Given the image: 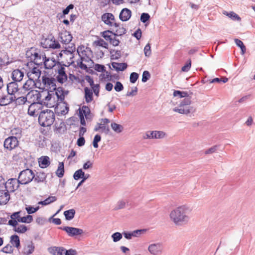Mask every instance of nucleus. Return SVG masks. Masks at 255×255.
I'll return each instance as SVG.
<instances>
[{
  "label": "nucleus",
  "mask_w": 255,
  "mask_h": 255,
  "mask_svg": "<svg viewBox=\"0 0 255 255\" xmlns=\"http://www.w3.org/2000/svg\"><path fill=\"white\" fill-rule=\"evenodd\" d=\"M94 43L96 46H101L105 48H108V44L103 39H100L98 40L95 41Z\"/></svg>",
  "instance_id": "51"
},
{
  "label": "nucleus",
  "mask_w": 255,
  "mask_h": 255,
  "mask_svg": "<svg viewBox=\"0 0 255 255\" xmlns=\"http://www.w3.org/2000/svg\"><path fill=\"white\" fill-rule=\"evenodd\" d=\"M39 88L45 90L48 92H53L56 89V80L53 77L43 76L40 80Z\"/></svg>",
  "instance_id": "5"
},
{
  "label": "nucleus",
  "mask_w": 255,
  "mask_h": 255,
  "mask_svg": "<svg viewBox=\"0 0 255 255\" xmlns=\"http://www.w3.org/2000/svg\"><path fill=\"white\" fill-rule=\"evenodd\" d=\"M19 141L16 137L9 136L5 139L3 146L5 148L10 151L18 146Z\"/></svg>",
  "instance_id": "11"
},
{
  "label": "nucleus",
  "mask_w": 255,
  "mask_h": 255,
  "mask_svg": "<svg viewBox=\"0 0 255 255\" xmlns=\"http://www.w3.org/2000/svg\"><path fill=\"white\" fill-rule=\"evenodd\" d=\"M64 173V163L63 162H59L58 169L56 171V175L59 177L61 178L63 176Z\"/></svg>",
  "instance_id": "42"
},
{
  "label": "nucleus",
  "mask_w": 255,
  "mask_h": 255,
  "mask_svg": "<svg viewBox=\"0 0 255 255\" xmlns=\"http://www.w3.org/2000/svg\"><path fill=\"white\" fill-rule=\"evenodd\" d=\"M35 86V80L32 79H28L23 85V89L25 91L33 90Z\"/></svg>",
  "instance_id": "26"
},
{
  "label": "nucleus",
  "mask_w": 255,
  "mask_h": 255,
  "mask_svg": "<svg viewBox=\"0 0 255 255\" xmlns=\"http://www.w3.org/2000/svg\"><path fill=\"white\" fill-rule=\"evenodd\" d=\"M111 126L113 130L117 133H120L124 129L123 126L116 123H112Z\"/></svg>",
  "instance_id": "44"
},
{
  "label": "nucleus",
  "mask_w": 255,
  "mask_h": 255,
  "mask_svg": "<svg viewBox=\"0 0 255 255\" xmlns=\"http://www.w3.org/2000/svg\"><path fill=\"white\" fill-rule=\"evenodd\" d=\"M59 39L64 44H68L72 39V36L69 32L64 31L59 34Z\"/></svg>",
  "instance_id": "19"
},
{
  "label": "nucleus",
  "mask_w": 255,
  "mask_h": 255,
  "mask_svg": "<svg viewBox=\"0 0 255 255\" xmlns=\"http://www.w3.org/2000/svg\"><path fill=\"white\" fill-rule=\"evenodd\" d=\"M10 133L11 134L10 136L16 137L18 139L20 138L22 136V129L19 127L14 128L11 129Z\"/></svg>",
  "instance_id": "32"
},
{
  "label": "nucleus",
  "mask_w": 255,
  "mask_h": 255,
  "mask_svg": "<svg viewBox=\"0 0 255 255\" xmlns=\"http://www.w3.org/2000/svg\"><path fill=\"white\" fill-rule=\"evenodd\" d=\"M150 18V15L147 13H142L140 16V20L143 23H145Z\"/></svg>",
  "instance_id": "64"
},
{
  "label": "nucleus",
  "mask_w": 255,
  "mask_h": 255,
  "mask_svg": "<svg viewBox=\"0 0 255 255\" xmlns=\"http://www.w3.org/2000/svg\"><path fill=\"white\" fill-rule=\"evenodd\" d=\"M1 252L6 254H11L13 252L12 246L8 244L1 249Z\"/></svg>",
  "instance_id": "54"
},
{
  "label": "nucleus",
  "mask_w": 255,
  "mask_h": 255,
  "mask_svg": "<svg viewBox=\"0 0 255 255\" xmlns=\"http://www.w3.org/2000/svg\"><path fill=\"white\" fill-rule=\"evenodd\" d=\"M27 96H21L18 98L15 97L14 103L15 106H20L25 104H29L30 102L27 100Z\"/></svg>",
  "instance_id": "28"
},
{
  "label": "nucleus",
  "mask_w": 255,
  "mask_h": 255,
  "mask_svg": "<svg viewBox=\"0 0 255 255\" xmlns=\"http://www.w3.org/2000/svg\"><path fill=\"white\" fill-rule=\"evenodd\" d=\"M42 93H43V95H44V92H42ZM44 98L41 100L40 99V103L41 104V105H48V101H50L51 99V95L49 94V92L47 91V94L46 96L43 95V97Z\"/></svg>",
  "instance_id": "47"
},
{
  "label": "nucleus",
  "mask_w": 255,
  "mask_h": 255,
  "mask_svg": "<svg viewBox=\"0 0 255 255\" xmlns=\"http://www.w3.org/2000/svg\"><path fill=\"white\" fill-rule=\"evenodd\" d=\"M54 91H55V94L57 96L58 101H62L64 100V91H63V89L62 88L59 87L58 88H56V89Z\"/></svg>",
  "instance_id": "40"
},
{
  "label": "nucleus",
  "mask_w": 255,
  "mask_h": 255,
  "mask_svg": "<svg viewBox=\"0 0 255 255\" xmlns=\"http://www.w3.org/2000/svg\"><path fill=\"white\" fill-rule=\"evenodd\" d=\"M85 92V101L87 103H90L93 100V91L88 88V87H85L84 88Z\"/></svg>",
  "instance_id": "33"
},
{
  "label": "nucleus",
  "mask_w": 255,
  "mask_h": 255,
  "mask_svg": "<svg viewBox=\"0 0 255 255\" xmlns=\"http://www.w3.org/2000/svg\"><path fill=\"white\" fill-rule=\"evenodd\" d=\"M39 206H37V207L34 208L31 206H29L25 208V209H26L27 213L29 214H33V213L36 212L37 211H38L39 210Z\"/></svg>",
  "instance_id": "58"
},
{
  "label": "nucleus",
  "mask_w": 255,
  "mask_h": 255,
  "mask_svg": "<svg viewBox=\"0 0 255 255\" xmlns=\"http://www.w3.org/2000/svg\"><path fill=\"white\" fill-rule=\"evenodd\" d=\"M19 90V86L16 82L13 81L9 83L7 85V91L8 94L15 95Z\"/></svg>",
  "instance_id": "20"
},
{
  "label": "nucleus",
  "mask_w": 255,
  "mask_h": 255,
  "mask_svg": "<svg viewBox=\"0 0 255 255\" xmlns=\"http://www.w3.org/2000/svg\"><path fill=\"white\" fill-rule=\"evenodd\" d=\"M102 21L110 26L119 27V24L116 22L114 15L111 13H105L102 15Z\"/></svg>",
  "instance_id": "13"
},
{
  "label": "nucleus",
  "mask_w": 255,
  "mask_h": 255,
  "mask_svg": "<svg viewBox=\"0 0 255 255\" xmlns=\"http://www.w3.org/2000/svg\"><path fill=\"white\" fill-rule=\"evenodd\" d=\"M14 100H15V96L7 93L6 95H2L0 98V106H5L8 105L14 102Z\"/></svg>",
  "instance_id": "16"
},
{
  "label": "nucleus",
  "mask_w": 255,
  "mask_h": 255,
  "mask_svg": "<svg viewBox=\"0 0 255 255\" xmlns=\"http://www.w3.org/2000/svg\"><path fill=\"white\" fill-rule=\"evenodd\" d=\"M42 108L41 104L39 102H34L29 106L28 114L31 116L36 117L40 114V110Z\"/></svg>",
  "instance_id": "12"
},
{
  "label": "nucleus",
  "mask_w": 255,
  "mask_h": 255,
  "mask_svg": "<svg viewBox=\"0 0 255 255\" xmlns=\"http://www.w3.org/2000/svg\"><path fill=\"white\" fill-rule=\"evenodd\" d=\"M34 178V173L30 169L21 171L18 175V179L20 184H27L31 182Z\"/></svg>",
  "instance_id": "6"
},
{
  "label": "nucleus",
  "mask_w": 255,
  "mask_h": 255,
  "mask_svg": "<svg viewBox=\"0 0 255 255\" xmlns=\"http://www.w3.org/2000/svg\"><path fill=\"white\" fill-rule=\"evenodd\" d=\"M100 129H102V131L106 134L108 133L110 131L109 128L104 125L102 123H98L94 128V131H98Z\"/></svg>",
  "instance_id": "35"
},
{
  "label": "nucleus",
  "mask_w": 255,
  "mask_h": 255,
  "mask_svg": "<svg viewBox=\"0 0 255 255\" xmlns=\"http://www.w3.org/2000/svg\"><path fill=\"white\" fill-rule=\"evenodd\" d=\"M153 133H154L153 136L155 139L163 138L166 136L165 132L163 131L154 130Z\"/></svg>",
  "instance_id": "49"
},
{
  "label": "nucleus",
  "mask_w": 255,
  "mask_h": 255,
  "mask_svg": "<svg viewBox=\"0 0 255 255\" xmlns=\"http://www.w3.org/2000/svg\"><path fill=\"white\" fill-rule=\"evenodd\" d=\"M62 52L65 56H70V62L69 63H72L73 62V58H74L73 52L67 50H62Z\"/></svg>",
  "instance_id": "59"
},
{
  "label": "nucleus",
  "mask_w": 255,
  "mask_h": 255,
  "mask_svg": "<svg viewBox=\"0 0 255 255\" xmlns=\"http://www.w3.org/2000/svg\"><path fill=\"white\" fill-rule=\"evenodd\" d=\"M173 96L174 97H179L180 98L186 97L188 96V93L186 92L175 91L173 93Z\"/></svg>",
  "instance_id": "53"
},
{
  "label": "nucleus",
  "mask_w": 255,
  "mask_h": 255,
  "mask_svg": "<svg viewBox=\"0 0 255 255\" xmlns=\"http://www.w3.org/2000/svg\"><path fill=\"white\" fill-rule=\"evenodd\" d=\"M57 81L60 83H63L67 79V76L65 73V68L58 62L57 63Z\"/></svg>",
  "instance_id": "14"
},
{
  "label": "nucleus",
  "mask_w": 255,
  "mask_h": 255,
  "mask_svg": "<svg viewBox=\"0 0 255 255\" xmlns=\"http://www.w3.org/2000/svg\"><path fill=\"white\" fill-rule=\"evenodd\" d=\"M146 230L140 229L133 231L132 232H124L123 233L124 237L127 240H131L133 237H139L142 234L145 233Z\"/></svg>",
  "instance_id": "17"
},
{
  "label": "nucleus",
  "mask_w": 255,
  "mask_h": 255,
  "mask_svg": "<svg viewBox=\"0 0 255 255\" xmlns=\"http://www.w3.org/2000/svg\"><path fill=\"white\" fill-rule=\"evenodd\" d=\"M101 140V137L99 134H96L95 136V137L94 138L93 141V145L95 148H97L98 147V146H99L98 142L99 141H100Z\"/></svg>",
  "instance_id": "57"
},
{
  "label": "nucleus",
  "mask_w": 255,
  "mask_h": 255,
  "mask_svg": "<svg viewBox=\"0 0 255 255\" xmlns=\"http://www.w3.org/2000/svg\"><path fill=\"white\" fill-rule=\"evenodd\" d=\"M163 249V246L161 243H156L150 245L148 250L152 255H158L162 253Z\"/></svg>",
  "instance_id": "15"
},
{
  "label": "nucleus",
  "mask_w": 255,
  "mask_h": 255,
  "mask_svg": "<svg viewBox=\"0 0 255 255\" xmlns=\"http://www.w3.org/2000/svg\"><path fill=\"white\" fill-rule=\"evenodd\" d=\"M59 229L64 231L71 237L75 238L78 236H81L84 233L82 229L69 226L60 227Z\"/></svg>",
  "instance_id": "8"
},
{
  "label": "nucleus",
  "mask_w": 255,
  "mask_h": 255,
  "mask_svg": "<svg viewBox=\"0 0 255 255\" xmlns=\"http://www.w3.org/2000/svg\"><path fill=\"white\" fill-rule=\"evenodd\" d=\"M122 234L119 232H116L112 235V238L114 242H117L122 239Z\"/></svg>",
  "instance_id": "52"
},
{
  "label": "nucleus",
  "mask_w": 255,
  "mask_h": 255,
  "mask_svg": "<svg viewBox=\"0 0 255 255\" xmlns=\"http://www.w3.org/2000/svg\"><path fill=\"white\" fill-rule=\"evenodd\" d=\"M138 78V74L135 72H132L130 75L129 80L131 83H134Z\"/></svg>",
  "instance_id": "60"
},
{
  "label": "nucleus",
  "mask_w": 255,
  "mask_h": 255,
  "mask_svg": "<svg viewBox=\"0 0 255 255\" xmlns=\"http://www.w3.org/2000/svg\"><path fill=\"white\" fill-rule=\"evenodd\" d=\"M55 120L54 112L50 110L41 111L39 115L38 122L42 127L50 126Z\"/></svg>",
  "instance_id": "3"
},
{
  "label": "nucleus",
  "mask_w": 255,
  "mask_h": 255,
  "mask_svg": "<svg viewBox=\"0 0 255 255\" xmlns=\"http://www.w3.org/2000/svg\"><path fill=\"white\" fill-rule=\"evenodd\" d=\"M26 55L30 58L31 61H33L35 65L39 66L43 65L44 59L46 58L44 53L37 52L32 48L26 52Z\"/></svg>",
  "instance_id": "4"
},
{
  "label": "nucleus",
  "mask_w": 255,
  "mask_h": 255,
  "mask_svg": "<svg viewBox=\"0 0 255 255\" xmlns=\"http://www.w3.org/2000/svg\"><path fill=\"white\" fill-rule=\"evenodd\" d=\"M32 216L28 215L25 217H20V218L19 219L18 222L30 223L32 221Z\"/></svg>",
  "instance_id": "48"
},
{
  "label": "nucleus",
  "mask_w": 255,
  "mask_h": 255,
  "mask_svg": "<svg viewBox=\"0 0 255 255\" xmlns=\"http://www.w3.org/2000/svg\"><path fill=\"white\" fill-rule=\"evenodd\" d=\"M9 193L4 189L0 190V205H5L9 200Z\"/></svg>",
  "instance_id": "21"
},
{
  "label": "nucleus",
  "mask_w": 255,
  "mask_h": 255,
  "mask_svg": "<svg viewBox=\"0 0 255 255\" xmlns=\"http://www.w3.org/2000/svg\"><path fill=\"white\" fill-rule=\"evenodd\" d=\"M24 76V73L19 69L14 70L11 73V78L14 82H20Z\"/></svg>",
  "instance_id": "22"
},
{
  "label": "nucleus",
  "mask_w": 255,
  "mask_h": 255,
  "mask_svg": "<svg viewBox=\"0 0 255 255\" xmlns=\"http://www.w3.org/2000/svg\"><path fill=\"white\" fill-rule=\"evenodd\" d=\"M234 40L236 45L238 47H240L241 49L242 55H244L246 52V46L244 45L243 42L239 39H235Z\"/></svg>",
  "instance_id": "45"
},
{
  "label": "nucleus",
  "mask_w": 255,
  "mask_h": 255,
  "mask_svg": "<svg viewBox=\"0 0 255 255\" xmlns=\"http://www.w3.org/2000/svg\"><path fill=\"white\" fill-rule=\"evenodd\" d=\"M10 242L11 245L17 249H18L20 247V240L19 237L17 235H14L11 236Z\"/></svg>",
  "instance_id": "36"
},
{
  "label": "nucleus",
  "mask_w": 255,
  "mask_h": 255,
  "mask_svg": "<svg viewBox=\"0 0 255 255\" xmlns=\"http://www.w3.org/2000/svg\"><path fill=\"white\" fill-rule=\"evenodd\" d=\"M34 250V246L33 244L31 242H28L26 243L24 247L23 248L22 253L24 255H29L33 252Z\"/></svg>",
  "instance_id": "27"
},
{
  "label": "nucleus",
  "mask_w": 255,
  "mask_h": 255,
  "mask_svg": "<svg viewBox=\"0 0 255 255\" xmlns=\"http://www.w3.org/2000/svg\"><path fill=\"white\" fill-rule=\"evenodd\" d=\"M111 33L112 32L109 30L105 31L103 32L102 36L106 40L110 41L112 37L114 36V35L111 34Z\"/></svg>",
  "instance_id": "55"
},
{
  "label": "nucleus",
  "mask_w": 255,
  "mask_h": 255,
  "mask_svg": "<svg viewBox=\"0 0 255 255\" xmlns=\"http://www.w3.org/2000/svg\"><path fill=\"white\" fill-rule=\"evenodd\" d=\"M42 46L44 48L57 49L60 48V44L52 35L44 39L41 42Z\"/></svg>",
  "instance_id": "7"
},
{
  "label": "nucleus",
  "mask_w": 255,
  "mask_h": 255,
  "mask_svg": "<svg viewBox=\"0 0 255 255\" xmlns=\"http://www.w3.org/2000/svg\"><path fill=\"white\" fill-rule=\"evenodd\" d=\"M191 100L189 98L183 99L179 105L173 109V111L181 114L188 115L193 114L195 112V108L190 105Z\"/></svg>",
  "instance_id": "2"
},
{
  "label": "nucleus",
  "mask_w": 255,
  "mask_h": 255,
  "mask_svg": "<svg viewBox=\"0 0 255 255\" xmlns=\"http://www.w3.org/2000/svg\"><path fill=\"white\" fill-rule=\"evenodd\" d=\"M57 62L54 58H45L43 64L46 69H51L54 67L57 66Z\"/></svg>",
  "instance_id": "24"
},
{
  "label": "nucleus",
  "mask_w": 255,
  "mask_h": 255,
  "mask_svg": "<svg viewBox=\"0 0 255 255\" xmlns=\"http://www.w3.org/2000/svg\"><path fill=\"white\" fill-rule=\"evenodd\" d=\"M21 212H16L13 213L10 216L11 219L8 221V225L11 226H15V225H17V223L18 222L19 219L20 218V214Z\"/></svg>",
  "instance_id": "25"
},
{
  "label": "nucleus",
  "mask_w": 255,
  "mask_h": 255,
  "mask_svg": "<svg viewBox=\"0 0 255 255\" xmlns=\"http://www.w3.org/2000/svg\"><path fill=\"white\" fill-rule=\"evenodd\" d=\"M150 77V74L147 71H144L142 74V82H146Z\"/></svg>",
  "instance_id": "62"
},
{
  "label": "nucleus",
  "mask_w": 255,
  "mask_h": 255,
  "mask_svg": "<svg viewBox=\"0 0 255 255\" xmlns=\"http://www.w3.org/2000/svg\"><path fill=\"white\" fill-rule=\"evenodd\" d=\"M83 47H78L77 49V52L78 53L79 56L81 57V60L82 61H84L86 62H89L90 61H92L90 58L89 57H84V52H85V50H83L82 49Z\"/></svg>",
  "instance_id": "38"
},
{
  "label": "nucleus",
  "mask_w": 255,
  "mask_h": 255,
  "mask_svg": "<svg viewBox=\"0 0 255 255\" xmlns=\"http://www.w3.org/2000/svg\"><path fill=\"white\" fill-rule=\"evenodd\" d=\"M41 71L39 67V66H33L30 67L27 73V75L29 79H32L34 80H38L40 82V77L41 75Z\"/></svg>",
  "instance_id": "10"
},
{
  "label": "nucleus",
  "mask_w": 255,
  "mask_h": 255,
  "mask_svg": "<svg viewBox=\"0 0 255 255\" xmlns=\"http://www.w3.org/2000/svg\"><path fill=\"white\" fill-rule=\"evenodd\" d=\"M223 14L228 16L229 17L231 18L233 20L240 21L241 19V17L233 11H231L229 12L226 11H224Z\"/></svg>",
  "instance_id": "41"
},
{
  "label": "nucleus",
  "mask_w": 255,
  "mask_h": 255,
  "mask_svg": "<svg viewBox=\"0 0 255 255\" xmlns=\"http://www.w3.org/2000/svg\"><path fill=\"white\" fill-rule=\"evenodd\" d=\"M127 201L126 200H122L119 201L116 204L114 210H118L120 209H123L126 207V204L127 203Z\"/></svg>",
  "instance_id": "46"
},
{
  "label": "nucleus",
  "mask_w": 255,
  "mask_h": 255,
  "mask_svg": "<svg viewBox=\"0 0 255 255\" xmlns=\"http://www.w3.org/2000/svg\"><path fill=\"white\" fill-rule=\"evenodd\" d=\"M82 112L84 114L86 118L87 119L89 118L90 114V111L88 107L84 106L82 107Z\"/></svg>",
  "instance_id": "61"
},
{
  "label": "nucleus",
  "mask_w": 255,
  "mask_h": 255,
  "mask_svg": "<svg viewBox=\"0 0 255 255\" xmlns=\"http://www.w3.org/2000/svg\"><path fill=\"white\" fill-rule=\"evenodd\" d=\"M192 208L187 205H183L172 210L169 214L171 221L176 226L187 224L190 220L189 214Z\"/></svg>",
  "instance_id": "1"
},
{
  "label": "nucleus",
  "mask_w": 255,
  "mask_h": 255,
  "mask_svg": "<svg viewBox=\"0 0 255 255\" xmlns=\"http://www.w3.org/2000/svg\"><path fill=\"white\" fill-rule=\"evenodd\" d=\"M112 65L113 67L117 71H124L127 67V64L125 63H119L117 62H112Z\"/></svg>",
  "instance_id": "34"
},
{
  "label": "nucleus",
  "mask_w": 255,
  "mask_h": 255,
  "mask_svg": "<svg viewBox=\"0 0 255 255\" xmlns=\"http://www.w3.org/2000/svg\"><path fill=\"white\" fill-rule=\"evenodd\" d=\"M75 213V210L73 209H72L64 211V215L66 219L67 220L70 221L74 218Z\"/></svg>",
  "instance_id": "39"
},
{
  "label": "nucleus",
  "mask_w": 255,
  "mask_h": 255,
  "mask_svg": "<svg viewBox=\"0 0 255 255\" xmlns=\"http://www.w3.org/2000/svg\"><path fill=\"white\" fill-rule=\"evenodd\" d=\"M84 172L82 169L77 170L75 172L73 175V178L75 180H78L80 178H82L84 176Z\"/></svg>",
  "instance_id": "50"
},
{
  "label": "nucleus",
  "mask_w": 255,
  "mask_h": 255,
  "mask_svg": "<svg viewBox=\"0 0 255 255\" xmlns=\"http://www.w3.org/2000/svg\"><path fill=\"white\" fill-rule=\"evenodd\" d=\"M12 227H13V230L18 233H24L27 230V227L24 225L17 224V225Z\"/></svg>",
  "instance_id": "43"
},
{
  "label": "nucleus",
  "mask_w": 255,
  "mask_h": 255,
  "mask_svg": "<svg viewBox=\"0 0 255 255\" xmlns=\"http://www.w3.org/2000/svg\"><path fill=\"white\" fill-rule=\"evenodd\" d=\"M116 35L114 34V36L109 41L110 43L114 46L119 45L120 43V40L116 37Z\"/></svg>",
  "instance_id": "63"
},
{
  "label": "nucleus",
  "mask_w": 255,
  "mask_h": 255,
  "mask_svg": "<svg viewBox=\"0 0 255 255\" xmlns=\"http://www.w3.org/2000/svg\"><path fill=\"white\" fill-rule=\"evenodd\" d=\"M47 175L43 172H37L36 175L34 174L33 178L35 182L37 183L43 182L45 181Z\"/></svg>",
  "instance_id": "31"
},
{
  "label": "nucleus",
  "mask_w": 255,
  "mask_h": 255,
  "mask_svg": "<svg viewBox=\"0 0 255 255\" xmlns=\"http://www.w3.org/2000/svg\"><path fill=\"white\" fill-rule=\"evenodd\" d=\"M49 253L53 255H64L65 249L61 247H51L48 249Z\"/></svg>",
  "instance_id": "30"
},
{
  "label": "nucleus",
  "mask_w": 255,
  "mask_h": 255,
  "mask_svg": "<svg viewBox=\"0 0 255 255\" xmlns=\"http://www.w3.org/2000/svg\"><path fill=\"white\" fill-rule=\"evenodd\" d=\"M20 184L18 179H9L5 182L4 189L8 193L13 192L19 188Z\"/></svg>",
  "instance_id": "9"
},
{
  "label": "nucleus",
  "mask_w": 255,
  "mask_h": 255,
  "mask_svg": "<svg viewBox=\"0 0 255 255\" xmlns=\"http://www.w3.org/2000/svg\"><path fill=\"white\" fill-rule=\"evenodd\" d=\"M38 162L40 167L46 168L50 165V158L47 156H42L39 158Z\"/></svg>",
  "instance_id": "29"
},
{
  "label": "nucleus",
  "mask_w": 255,
  "mask_h": 255,
  "mask_svg": "<svg viewBox=\"0 0 255 255\" xmlns=\"http://www.w3.org/2000/svg\"><path fill=\"white\" fill-rule=\"evenodd\" d=\"M131 15V11L127 8H125L120 12L119 17L122 21H126L130 18Z\"/></svg>",
  "instance_id": "23"
},
{
  "label": "nucleus",
  "mask_w": 255,
  "mask_h": 255,
  "mask_svg": "<svg viewBox=\"0 0 255 255\" xmlns=\"http://www.w3.org/2000/svg\"><path fill=\"white\" fill-rule=\"evenodd\" d=\"M117 29L116 30V35L121 36L126 33V29L123 27H117Z\"/></svg>",
  "instance_id": "56"
},
{
  "label": "nucleus",
  "mask_w": 255,
  "mask_h": 255,
  "mask_svg": "<svg viewBox=\"0 0 255 255\" xmlns=\"http://www.w3.org/2000/svg\"><path fill=\"white\" fill-rule=\"evenodd\" d=\"M27 98L32 99L33 98V102L36 101V102L40 101V99L43 97V93H41L37 90H31L26 95Z\"/></svg>",
  "instance_id": "18"
},
{
  "label": "nucleus",
  "mask_w": 255,
  "mask_h": 255,
  "mask_svg": "<svg viewBox=\"0 0 255 255\" xmlns=\"http://www.w3.org/2000/svg\"><path fill=\"white\" fill-rule=\"evenodd\" d=\"M57 198L55 196H49L44 201H39L38 204L43 206H46L56 201Z\"/></svg>",
  "instance_id": "37"
}]
</instances>
